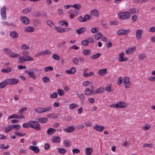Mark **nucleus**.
<instances>
[{
    "label": "nucleus",
    "mask_w": 155,
    "mask_h": 155,
    "mask_svg": "<svg viewBox=\"0 0 155 155\" xmlns=\"http://www.w3.org/2000/svg\"><path fill=\"white\" fill-rule=\"evenodd\" d=\"M118 16L120 19L124 20L130 18V15L128 12H120L119 13Z\"/></svg>",
    "instance_id": "1"
},
{
    "label": "nucleus",
    "mask_w": 155,
    "mask_h": 155,
    "mask_svg": "<svg viewBox=\"0 0 155 155\" xmlns=\"http://www.w3.org/2000/svg\"><path fill=\"white\" fill-rule=\"evenodd\" d=\"M30 126L37 131H39L41 129L40 125L36 121H30Z\"/></svg>",
    "instance_id": "2"
},
{
    "label": "nucleus",
    "mask_w": 155,
    "mask_h": 155,
    "mask_svg": "<svg viewBox=\"0 0 155 155\" xmlns=\"http://www.w3.org/2000/svg\"><path fill=\"white\" fill-rule=\"evenodd\" d=\"M23 54L24 56H21L19 57L18 59L20 60L19 61L20 63H22L23 61H29V56H28V51H24L23 52Z\"/></svg>",
    "instance_id": "3"
},
{
    "label": "nucleus",
    "mask_w": 155,
    "mask_h": 155,
    "mask_svg": "<svg viewBox=\"0 0 155 155\" xmlns=\"http://www.w3.org/2000/svg\"><path fill=\"white\" fill-rule=\"evenodd\" d=\"M7 84L15 85L18 82V80L15 78H8L6 79Z\"/></svg>",
    "instance_id": "4"
},
{
    "label": "nucleus",
    "mask_w": 155,
    "mask_h": 155,
    "mask_svg": "<svg viewBox=\"0 0 155 155\" xmlns=\"http://www.w3.org/2000/svg\"><path fill=\"white\" fill-rule=\"evenodd\" d=\"M6 7L5 6L3 7L1 10V15L2 16V19L5 20L6 18Z\"/></svg>",
    "instance_id": "5"
},
{
    "label": "nucleus",
    "mask_w": 155,
    "mask_h": 155,
    "mask_svg": "<svg viewBox=\"0 0 155 155\" xmlns=\"http://www.w3.org/2000/svg\"><path fill=\"white\" fill-rule=\"evenodd\" d=\"M130 32V30L128 29L126 30L120 29L118 31L117 35H125L128 34Z\"/></svg>",
    "instance_id": "6"
},
{
    "label": "nucleus",
    "mask_w": 155,
    "mask_h": 155,
    "mask_svg": "<svg viewBox=\"0 0 155 155\" xmlns=\"http://www.w3.org/2000/svg\"><path fill=\"white\" fill-rule=\"evenodd\" d=\"M117 108H122L126 107V104L122 101H119L117 102Z\"/></svg>",
    "instance_id": "7"
},
{
    "label": "nucleus",
    "mask_w": 155,
    "mask_h": 155,
    "mask_svg": "<svg viewBox=\"0 0 155 155\" xmlns=\"http://www.w3.org/2000/svg\"><path fill=\"white\" fill-rule=\"evenodd\" d=\"M75 129V128L73 126L68 127L64 129V130L67 133H71Z\"/></svg>",
    "instance_id": "8"
},
{
    "label": "nucleus",
    "mask_w": 155,
    "mask_h": 155,
    "mask_svg": "<svg viewBox=\"0 0 155 155\" xmlns=\"http://www.w3.org/2000/svg\"><path fill=\"white\" fill-rule=\"evenodd\" d=\"M104 88L103 87H101L97 90L94 91V92L93 93V94H102L104 93Z\"/></svg>",
    "instance_id": "9"
},
{
    "label": "nucleus",
    "mask_w": 155,
    "mask_h": 155,
    "mask_svg": "<svg viewBox=\"0 0 155 155\" xmlns=\"http://www.w3.org/2000/svg\"><path fill=\"white\" fill-rule=\"evenodd\" d=\"M30 149L32 150L36 153H38L40 151L39 149L36 146H30Z\"/></svg>",
    "instance_id": "10"
},
{
    "label": "nucleus",
    "mask_w": 155,
    "mask_h": 155,
    "mask_svg": "<svg viewBox=\"0 0 155 155\" xmlns=\"http://www.w3.org/2000/svg\"><path fill=\"white\" fill-rule=\"evenodd\" d=\"M51 54V52L49 49H47L45 51H42L38 54V55H46L47 54Z\"/></svg>",
    "instance_id": "11"
},
{
    "label": "nucleus",
    "mask_w": 155,
    "mask_h": 155,
    "mask_svg": "<svg viewBox=\"0 0 155 155\" xmlns=\"http://www.w3.org/2000/svg\"><path fill=\"white\" fill-rule=\"evenodd\" d=\"M94 92V91L88 88H86L84 91V94L87 95H89L91 94H93V93Z\"/></svg>",
    "instance_id": "12"
},
{
    "label": "nucleus",
    "mask_w": 155,
    "mask_h": 155,
    "mask_svg": "<svg viewBox=\"0 0 155 155\" xmlns=\"http://www.w3.org/2000/svg\"><path fill=\"white\" fill-rule=\"evenodd\" d=\"M143 32V31L141 29H138L136 31V37L137 39H139L141 38V34Z\"/></svg>",
    "instance_id": "13"
},
{
    "label": "nucleus",
    "mask_w": 155,
    "mask_h": 155,
    "mask_svg": "<svg viewBox=\"0 0 155 155\" xmlns=\"http://www.w3.org/2000/svg\"><path fill=\"white\" fill-rule=\"evenodd\" d=\"M56 131V129L52 128H49L47 130L48 135H51Z\"/></svg>",
    "instance_id": "14"
},
{
    "label": "nucleus",
    "mask_w": 155,
    "mask_h": 155,
    "mask_svg": "<svg viewBox=\"0 0 155 155\" xmlns=\"http://www.w3.org/2000/svg\"><path fill=\"white\" fill-rule=\"evenodd\" d=\"M107 71L106 68L100 69L97 71V73L101 76H103L107 73Z\"/></svg>",
    "instance_id": "15"
},
{
    "label": "nucleus",
    "mask_w": 155,
    "mask_h": 155,
    "mask_svg": "<svg viewBox=\"0 0 155 155\" xmlns=\"http://www.w3.org/2000/svg\"><path fill=\"white\" fill-rule=\"evenodd\" d=\"M94 129L98 131L101 132L104 130V127L99 126L98 125L96 124L94 127Z\"/></svg>",
    "instance_id": "16"
},
{
    "label": "nucleus",
    "mask_w": 155,
    "mask_h": 155,
    "mask_svg": "<svg viewBox=\"0 0 155 155\" xmlns=\"http://www.w3.org/2000/svg\"><path fill=\"white\" fill-rule=\"evenodd\" d=\"M93 149L90 147H87L85 149V152L87 155H91L93 152Z\"/></svg>",
    "instance_id": "17"
},
{
    "label": "nucleus",
    "mask_w": 155,
    "mask_h": 155,
    "mask_svg": "<svg viewBox=\"0 0 155 155\" xmlns=\"http://www.w3.org/2000/svg\"><path fill=\"white\" fill-rule=\"evenodd\" d=\"M21 21L25 24H28L29 23V19L25 17H21Z\"/></svg>",
    "instance_id": "18"
},
{
    "label": "nucleus",
    "mask_w": 155,
    "mask_h": 155,
    "mask_svg": "<svg viewBox=\"0 0 155 155\" xmlns=\"http://www.w3.org/2000/svg\"><path fill=\"white\" fill-rule=\"evenodd\" d=\"M86 30V28L85 27H82L77 30L76 31L78 35H80L84 32Z\"/></svg>",
    "instance_id": "19"
},
{
    "label": "nucleus",
    "mask_w": 155,
    "mask_h": 155,
    "mask_svg": "<svg viewBox=\"0 0 155 155\" xmlns=\"http://www.w3.org/2000/svg\"><path fill=\"white\" fill-rule=\"evenodd\" d=\"M76 71V68L73 67L70 70L66 71V72L69 74H74Z\"/></svg>",
    "instance_id": "20"
},
{
    "label": "nucleus",
    "mask_w": 155,
    "mask_h": 155,
    "mask_svg": "<svg viewBox=\"0 0 155 155\" xmlns=\"http://www.w3.org/2000/svg\"><path fill=\"white\" fill-rule=\"evenodd\" d=\"M61 141V138L59 137L55 136L53 137L52 142L53 143L60 142Z\"/></svg>",
    "instance_id": "21"
},
{
    "label": "nucleus",
    "mask_w": 155,
    "mask_h": 155,
    "mask_svg": "<svg viewBox=\"0 0 155 155\" xmlns=\"http://www.w3.org/2000/svg\"><path fill=\"white\" fill-rule=\"evenodd\" d=\"M7 84L6 80L3 81L2 82L0 83V89L3 88L5 87Z\"/></svg>",
    "instance_id": "22"
},
{
    "label": "nucleus",
    "mask_w": 155,
    "mask_h": 155,
    "mask_svg": "<svg viewBox=\"0 0 155 155\" xmlns=\"http://www.w3.org/2000/svg\"><path fill=\"white\" fill-rule=\"evenodd\" d=\"M19 55V54L11 52L8 56L11 58H16Z\"/></svg>",
    "instance_id": "23"
},
{
    "label": "nucleus",
    "mask_w": 155,
    "mask_h": 155,
    "mask_svg": "<svg viewBox=\"0 0 155 155\" xmlns=\"http://www.w3.org/2000/svg\"><path fill=\"white\" fill-rule=\"evenodd\" d=\"M48 120L47 118L42 117L38 119V122L41 123H46L47 122Z\"/></svg>",
    "instance_id": "24"
},
{
    "label": "nucleus",
    "mask_w": 155,
    "mask_h": 155,
    "mask_svg": "<svg viewBox=\"0 0 155 155\" xmlns=\"http://www.w3.org/2000/svg\"><path fill=\"white\" fill-rule=\"evenodd\" d=\"M136 50V48L134 47L133 48H130L126 51V53L128 54H130Z\"/></svg>",
    "instance_id": "25"
},
{
    "label": "nucleus",
    "mask_w": 155,
    "mask_h": 155,
    "mask_svg": "<svg viewBox=\"0 0 155 155\" xmlns=\"http://www.w3.org/2000/svg\"><path fill=\"white\" fill-rule=\"evenodd\" d=\"M91 14L93 15L94 16L96 17L98 16L99 15L98 12L95 9L92 10L91 12Z\"/></svg>",
    "instance_id": "26"
},
{
    "label": "nucleus",
    "mask_w": 155,
    "mask_h": 155,
    "mask_svg": "<svg viewBox=\"0 0 155 155\" xmlns=\"http://www.w3.org/2000/svg\"><path fill=\"white\" fill-rule=\"evenodd\" d=\"M10 36L13 38H17L18 36V34L15 31H12L10 33Z\"/></svg>",
    "instance_id": "27"
},
{
    "label": "nucleus",
    "mask_w": 155,
    "mask_h": 155,
    "mask_svg": "<svg viewBox=\"0 0 155 155\" xmlns=\"http://www.w3.org/2000/svg\"><path fill=\"white\" fill-rule=\"evenodd\" d=\"M58 152L62 154H64L67 151V150L64 148H58L57 149Z\"/></svg>",
    "instance_id": "28"
},
{
    "label": "nucleus",
    "mask_w": 155,
    "mask_h": 155,
    "mask_svg": "<svg viewBox=\"0 0 155 155\" xmlns=\"http://www.w3.org/2000/svg\"><path fill=\"white\" fill-rule=\"evenodd\" d=\"M79 11L74 10L73 9H70L69 11V14L70 15H75V13L76 14H78V13Z\"/></svg>",
    "instance_id": "29"
},
{
    "label": "nucleus",
    "mask_w": 155,
    "mask_h": 155,
    "mask_svg": "<svg viewBox=\"0 0 155 155\" xmlns=\"http://www.w3.org/2000/svg\"><path fill=\"white\" fill-rule=\"evenodd\" d=\"M92 18V16L88 15L86 14L84 15L83 18L84 22L86 21L87 20L91 19Z\"/></svg>",
    "instance_id": "30"
},
{
    "label": "nucleus",
    "mask_w": 155,
    "mask_h": 155,
    "mask_svg": "<svg viewBox=\"0 0 155 155\" xmlns=\"http://www.w3.org/2000/svg\"><path fill=\"white\" fill-rule=\"evenodd\" d=\"M12 69L10 68H8L6 69H2L1 71L3 73H9L12 71Z\"/></svg>",
    "instance_id": "31"
},
{
    "label": "nucleus",
    "mask_w": 155,
    "mask_h": 155,
    "mask_svg": "<svg viewBox=\"0 0 155 155\" xmlns=\"http://www.w3.org/2000/svg\"><path fill=\"white\" fill-rule=\"evenodd\" d=\"M101 56V54L100 53H98L97 54H96L94 55H93L91 57V58L92 59H97L99 58Z\"/></svg>",
    "instance_id": "32"
},
{
    "label": "nucleus",
    "mask_w": 155,
    "mask_h": 155,
    "mask_svg": "<svg viewBox=\"0 0 155 155\" xmlns=\"http://www.w3.org/2000/svg\"><path fill=\"white\" fill-rule=\"evenodd\" d=\"M59 24L61 26H63L64 25H65V27H67L68 25V24L67 22L63 21H60L59 22Z\"/></svg>",
    "instance_id": "33"
},
{
    "label": "nucleus",
    "mask_w": 155,
    "mask_h": 155,
    "mask_svg": "<svg viewBox=\"0 0 155 155\" xmlns=\"http://www.w3.org/2000/svg\"><path fill=\"white\" fill-rule=\"evenodd\" d=\"M44 109H43V108L40 107L36 109L35 110V111L37 112L38 113H41L44 112Z\"/></svg>",
    "instance_id": "34"
},
{
    "label": "nucleus",
    "mask_w": 155,
    "mask_h": 155,
    "mask_svg": "<svg viewBox=\"0 0 155 155\" xmlns=\"http://www.w3.org/2000/svg\"><path fill=\"white\" fill-rule=\"evenodd\" d=\"M46 23L48 26L51 27H53L54 25V23L50 20H47L46 21Z\"/></svg>",
    "instance_id": "35"
},
{
    "label": "nucleus",
    "mask_w": 155,
    "mask_h": 155,
    "mask_svg": "<svg viewBox=\"0 0 155 155\" xmlns=\"http://www.w3.org/2000/svg\"><path fill=\"white\" fill-rule=\"evenodd\" d=\"M11 127H12V129L13 128H17L16 130H19L21 127L18 124H14L11 125Z\"/></svg>",
    "instance_id": "36"
},
{
    "label": "nucleus",
    "mask_w": 155,
    "mask_h": 155,
    "mask_svg": "<svg viewBox=\"0 0 155 155\" xmlns=\"http://www.w3.org/2000/svg\"><path fill=\"white\" fill-rule=\"evenodd\" d=\"M47 117L51 118H55L57 117V116L55 114L53 113L49 114L47 115Z\"/></svg>",
    "instance_id": "37"
},
{
    "label": "nucleus",
    "mask_w": 155,
    "mask_h": 155,
    "mask_svg": "<svg viewBox=\"0 0 155 155\" xmlns=\"http://www.w3.org/2000/svg\"><path fill=\"white\" fill-rule=\"evenodd\" d=\"M55 29L57 31L60 32V33H63V28L60 27H56L55 28Z\"/></svg>",
    "instance_id": "38"
},
{
    "label": "nucleus",
    "mask_w": 155,
    "mask_h": 155,
    "mask_svg": "<svg viewBox=\"0 0 155 155\" xmlns=\"http://www.w3.org/2000/svg\"><path fill=\"white\" fill-rule=\"evenodd\" d=\"M83 53L85 55H89L91 54V51L89 50L85 49L83 50Z\"/></svg>",
    "instance_id": "39"
},
{
    "label": "nucleus",
    "mask_w": 155,
    "mask_h": 155,
    "mask_svg": "<svg viewBox=\"0 0 155 155\" xmlns=\"http://www.w3.org/2000/svg\"><path fill=\"white\" fill-rule=\"evenodd\" d=\"M73 63L76 65H78L79 64V61L77 58L75 57L73 59Z\"/></svg>",
    "instance_id": "40"
},
{
    "label": "nucleus",
    "mask_w": 155,
    "mask_h": 155,
    "mask_svg": "<svg viewBox=\"0 0 155 155\" xmlns=\"http://www.w3.org/2000/svg\"><path fill=\"white\" fill-rule=\"evenodd\" d=\"M12 129V127L11 125L5 128L4 131H5V133H8Z\"/></svg>",
    "instance_id": "41"
},
{
    "label": "nucleus",
    "mask_w": 155,
    "mask_h": 155,
    "mask_svg": "<svg viewBox=\"0 0 155 155\" xmlns=\"http://www.w3.org/2000/svg\"><path fill=\"white\" fill-rule=\"evenodd\" d=\"M32 15L35 17H39L41 15V13L40 12H35Z\"/></svg>",
    "instance_id": "42"
},
{
    "label": "nucleus",
    "mask_w": 155,
    "mask_h": 155,
    "mask_svg": "<svg viewBox=\"0 0 155 155\" xmlns=\"http://www.w3.org/2000/svg\"><path fill=\"white\" fill-rule=\"evenodd\" d=\"M129 78L127 77H125L124 78V84H127L129 83Z\"/></svg>",
    "instance_id": "43"
},
{
    "label": "nucleus",
    "mask_w": 155,
    "mask_h": 155,
    "mask_svg": "<svg viewBox=\"0 0 155 155\" xmlns=\"http://www.w3.org/2000/svg\"><path fill=\"white\" fill-rule=\"evenodd\" d=\"M63 142L66 147H68L71 145L70 141H68L67 140H64Z\"/></svg>",
    "instance_id": "44"
},
{
    "label": "nucleus",
    "mask_w": 155,
    "mask_h": 155,
    "mask_svg": "<svg viewBox=\"0 0 155 155\" xmlns=\"http://www.w3.org/2000/svg\"><path fill=\"white\" fill-rule=\"evenodd\" d=\"M94 73L93 72H90L89 73H85L83 75L85 77H88L94 75Z\"/></svg>",
    "instance_id": "45"
},
{
    "label": "nucleus",
    "mask_w": 155,
    "mask_h": 155,
    "mask_svg": "<svg viewBox=\"0 0 155 155\" xmlns=\"http://www.w3.org/2000/svg\"><path fill=\"white\" fill-rule=\"evenodd\" d=\"M53 68L51 67H47L45 68L44 71H52L53 70Z\"/></svg>",
    "instance_id": "46"
},
{
    "label": "nucleus",
    "mask_w": 155,
    "mask_h": 155,
    "mask_svg": "<svg viewBox=\"0 0 155 155\" xmlns=\"http://www.w3.org/2000/svg\"><path fill=\"white\" fill-rule=\"evenodd\" d=\"M33 22L35 25H37L40 24L41 23V21L39 20L35 19L33 20Z\"/></svg>",
    "instance_id": "47"
},
{
    "label": "nucleus",
    "mask_w": 155,
    "mask_h": 155,
    "mask_svg": "<svg viewBox=\"0 0 155 155\" xmlns=\"http://www.w3.org/2000/svg\"><path fill=\"white\" fill-rule=\"evenodd\" d=\"M78 105L75 104H71L69 105V108L71 109H73L74 108L76 107H78Z\"/></svg>",
    "instance_id": "48"
},
{
    "label": "nucleus",
    "mask_w": 155,
    "mask_h": 155,
    "mask_svg": "<svg viewBox=\"0 0 155 155\" xmlns=\"http://www.w3.org/2000/svg\"><path fill=\"white\" fill-rule=\"evenodd\" d=\"M76 94L77 95L78 97L81 100H84L85 97L84 94H77V93H76Z\"/></svg>",
    "instance_id": "49"
},
{
    "label": "nucleus",
    "mask_w": 155,
    "mask_h": 155,
    "mask_svg": "<svg viewBox=\"0 0 155 155\" xmlns=\"http://www.w3.org/2000/svg\"><path fill=\"white\" fill-rule=\"evenodd\" d=\"M52 57H53L54 59L57 60H59L60 58V57L56 54H54L52 55Z\"/></svg>",
    "instance_id": "50"
},
{
    "label": "nucleus",
    "mask_w": 155,
    "mask_h": 155,
    "mask_svg": "<svg viewBox=\"0 0 155 155\" xmlns=\"http://www.w3.org/2000/svg\"><path fill=\"white\" fill-rule=\"evenodd\" d=\"M102 36H103V35L101 34L100 33H98L96 34L95 38L97 40H99Z\"/></svg>",
    "instance_id": "51"
},
{
    "label": "nucleus",
    "mask_w": 155,
    "mask_h": 155,
    "mask_svg": "<svg viewBox=\"0 0 155 155\" xmlns=\"http://www.w3.org/2000/svg\"><path fill=\"white\" fill-rule=\"evenodd\" d=\"M58 94L60 96H62L64 94V91L61 89L58 90Z\"/></svg>",
    "instance_id": "52"
},
{
    "label": "nucleus",
    "mask_w": 155,
    "mask_h": 155,
    "mask_svg": "<svg viewBox=\"0 0 155 155\" xmlns=\"http://www.w3.org/2000/svg\"><path fill=\"white\" fill-rule=\"evenodd\" d=\"M123 82V78L121 77H120L118 78V80L117 81V84L118 85H120Z\"/></svg>",
    "instance_id": "53"
},
{
    "label": "nucleus",
    "mask_w": 155,
    "mask_h": 155,
    "mask_svg": "<svg viewBox=\"0 0 155 155\" xmlns=\"http://www.w3.org/2000/svg\"><path fill=\"white\" fill-rule=\"evenodd\" d=\"M3 50L7 52L6 54L8 56L12 51V50L8 48H5L3 49Z\"/></svg>",
    "instance_id": "54"
},
{
    "label": "nucleus",
    "mask_w": 155,
    "mask_h": 155,
    "mask_svg": "<svg viewBox=\"0 0 155 155\" xmlns=\"http://www.w3.org/2000/svg\"><path fill=\"white\" fill-rule=\"evenodd\" d=\"M86 41H87V44H88L90 43H93L94 42V40L92 38H87Z\"/></svg>",
    "instance_id": "55"
},
{
    "label": "nucleus",
    "mask_w": 155,
    "mask_h": 155,
    "mask_svg": "<svg viewBox=\"0 0 155 155\" xmlns=\"http://www.w3.org/2000/svg\"><path fill=\"white\" fill-rule=\"evenodd\" d=\"M79 48V47L77 46L76 45H74L70 47L69 48L68 51L71 50V49H73L75 50H78Z\"/></svg>",
    "instance_id": "56"
},
{
    "label": "nucleus",
    "mask_w": 155,
    "mask_h": 155,
    "mask_svg": "<svg viewBox=\"0 0 155 155\" xmlns=\"http://www.w3.org/2000/svg\"><path fill=\"white\" fill-rule=\"evenodd\" d=\"M72 152L74 154L78 153L80 152V150L77 148L73 149Z\"/></svg>",
    "instance_id": "57"
},
{
    "label": "nucleus",
    "mask_w": 155,
    "mask_h": 155,
    "mask_svg": "<svg viewBox=\"0 0 155 155\" xmlns=\"http://www.w3.org/2000/svg\"><path fill=\"white\" fill-rule=\"evenodd\" d=\"M124 55V52H122L120 54H119V61L120 62H121V60L122 58H123V57Z\"/></svg>",
    "instance_id": "58"
},
{
    "label": "nucleus",
    "mask_w": 155,
    "mask_h": 155,
    "mask_svg": "<svg viewBox=\"0 0 155 155\" xmlns=\"http://www.w3.org/2000/svg\"><path fill=\"white\" fill-rule=\"evenodd\" d=\"M12 118H18V115L16 114H14L8 117V119H9Z\"/></svg>",
    "instance_id": "59"
},
{
    "label": "nucleus",
    "mask_w": 155,
    "mask_h": 155,
    "mask_svg": "<svg viewBox=\"0 0 155 155\" xmlns=\"http://www.w3.org/2000/svg\"><path fill=\"white\" fill-rule=\"evenodd\" d=\"M43 81L45 83H47L50 81V79L47 77H45L42 78Z\"/></svg>",
    "instance_id": "60"
},
{
    "label": "nucleus",
    "mask_w": 155,
    "mask_h": 155,
    "mask_svg": "<svg viewBox=\"0 0 155 155\" xmlns=\"http://www.w3.org/2000/svg\"><path fill=\"white\" fill-rule=\"evenodd\" d=\"M58 96V94L57 92H54L50 95L51 97L52 98H55Z\"/></svg>",
    "instance_id": "61"
},
{
    "label": "nucleus",
    "mask_w": 155,
    "mask_h": 155,
    "mask_svg": "<svg viewBox=\"0 0 155 155\" xmlns=\"http://www.w3.org/2000/svg\"><path fill=\"white\" fill-rule=\"evenodd\" d=\"M71 7H74L75 10L79 9V6L77 4H75L74 5H71Z\"/></svg>",
    "instance_id": "62"
},
{
    "label": "nucleus",
    "mask_w": 155,
    "mask_h": 155,
    "mask_svg": "<svg viewBox=\"0 0 155 155\" xmlns=\"http://www.w3.org/2000/svg\"><path fill=\"white\" fill-rule=\"evenodd\" d=\"M21 48L23 50L28 49L29 47L26 45H23L21 46Z\"/></svg>",
    "instance_id": "63"
},
{
    "label": "nucleus",
    "mask_w": 155,
    "mask_h": 155,
    "mask_svg": "<svg viewBox=\"0 0 155 155\" xmlns=\"http://www.w3.org/2000/svg\"><path fill=\"white\" fill-rule=\"evenodd\" d=\"M81 44L84 46H87L88 45L87 41L85 40H84L81 42Z\"/></svg>",
    "instance_id": "64"
}]
</instances>
